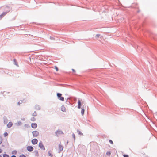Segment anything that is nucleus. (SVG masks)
<instances>
[{"label":"nucleus","mask_w":157,"mask_h":157,"mask_svg":"<svg viewBox=\"0 0 157 157\" xmlns=\"http://www.w3.org/2000/svg\"><path fill=\"white\" fill-rule=\"evenodd\" d=\"M33 135L34 137H37L39 135V133L37 131H35L32 132Z\"/></svg>","instance_id":"nucleus-1"},{"label":"nucleus","mask_w":157,"mask_h":157,"mask_svg":"<svg viewBox=\"0 0 157 157\" xmlns=\"http://www.w3.org/2000/svg\"><path fill=\"white\" fill-rule=\"evenodd\" d=\"M27 150L29 151H31L33 150V148L31 146H28L27 147Z\"/></svg>","instance_id":"nucleus-2"},{"label":"nucleus","mask_w":157,"mask_h":157,"mask_svg":"<svg viewBox=\"0 0 157 157\" xmlns=\"http://www.w3.org/2000/svg\"><path fill=\"white\" fill-rule=\"evenodd\" d=\"M63 146L61 145V144H59V152L62 151L63 149Z\"/></svg>","instance_id":"nucleus-3"},{"label":"nucleus","mask_w":157,"mask_h":157,"mask_svg":"<svg viewBox=\"0 0 157 157\" xmlns=\"http://www.w3.org/2000/svg\"><path fill=\"white\" fill-rule=\"evenodd\" d=\"M38 140L36 139H34L32 140V142L33 144H35L37 143Z\"/></svg>","instance_id":"nucleus-4"},{"label":"nucleus","mask_w":157,"mask_h":157,"mask_svg":"<svg viewBox=\"0 0 157 157\" xmlns=\"http://www.w3.org/2000/svg\"><path fill=\"white\" fill-rule=\"evenodd\" d=\"M56 133L57 136L59 135L60 134H63V132L60 130H58L56 132Z\"/></svg>","instance_id":"nucleus-5"},{"label":"nucleus","mask_w":157,"mask_h":157,"mask_svg":"<svg viewBox=\"0 0 157 157\" xmlns=\"http://www.w3.org/2000/svg\"><path fill=\"white\" fill-rule=\"evenodd\" d=\"M39 147L42 149H45V148L43 144L41 142H40L39 144Z\"/></svg>","instance_id":"nucleus-6"},{"label":"nucleus","mask_w":157,"mask_h":157,"mask_svg":"<svg viewBox=\"0 0 157 157\" xmlns=\"http://www.w3.org/2000/svg\"><path fill=\"white\" fill-rule=\"evenodd\" d=\"M61 110L63 112H66V109L65 106L63 105L61 107Z\"/></svg>","instance_id":"nucleus-7"},{"label":"nucleus","mask_w":157,"mask_h":157,"mask_svg":"<svg viewBox=\"0 0 157 157\" xmlns=\"http://www.w3.org/2000/svg\"><path fill=\"white\" fill-rule=\"evenodd\" d=\"M32 128H36L37 127V124L36 123H32L31 124Z\"/></svg>","instance_id":"nucleus-8"},{"label":"nucleus","mask_w":157,"mask_h":157,"mask_svg":"<svg viewBox=\"0 0 157 157\" xmlns=\"http://www.w3.org/2000/svg\"><path fill=\"white\" fill-rule=\"evenodd\" d=\"M13 125V123L11 122H9L8 124L7 125V127L8 128H10Z\"/></svg>","instance_id":"nucleus-9"},{"label":"nucleus","mask_w":157,"mask_h":157,"mask_svg":"<svg viewBox=\"0 0 157 157\" xmlns=\"http://www.w3.org/2000/svg\"><path fill=\"white\" fill-rule=\"evenodd\" d=\"M7 13L6 12H3L0 15V18H2L4 16H5Z\"/></svg>","instance_id":"nucleus-10"},{"label":"nucleus","mask_w":157,"mask_h":157,"mask_svg":"<svg viewBox=\"0 0 157 157\" xmlns=\"http://www.w3.org/2000/svg\"><path fill=\"white\" fill-rule=\"evenodd\" d=\"M78 109H80L81 108V102L79 100H78Z\"/></svg>","instance_id":"nucleus-11"},{"label":"nucleus","mask_w":157,"mask_h":157,"mask_svg":"<svg viewBox=\"0 0 157 157\" xmlns=\"http://www.w3.org/2000/svg\"><path fill=\"white\" fill-rule=\"evenodd\" d=\"M84 109L83 108H82L81 110V113L82 115H83V114H84Z\"/></svg>","instance_id":"nucleus-12"},{"label":"nucleus","mask_w":157,"mask_h":157,"mask_svg":"<svg viewBox=\"0 0 157 157\" xmlns=\"http://www.w3.org/2000/svg\"><path fill=\"white\" fill-rule=\"evenodd\" d=\"M57 95L58 98H59L62 96V94L59 93H58L57 94Z\"/></svg>","instance_id":"nucleus-13"},{"label":"nucleus","mask_w":157,"mask_h":157,"mask_svg":"<svg viewBox=\"0 0 157 157\" xmlns=\"http://www.w3.org/2000/svg\"><path fill=\"white\" fill-rule=\"evenodd\" d=\"M59 99L61 101H64V98L63 97H60L59 98Z\"/></svg>","instance_id":"nucleus-14"},{"label":"nucleus","mask_w":157,"mask_h":157,"mask_svg":"<svg viewBox=\"0 0 157 157\" xmlns=\"http://www.w3.org/2000/svg\"><path fill=\"white\" fill-rule=\"evenodd\" d=\"M8 120L7 119H4V123L5 124H6L8 122Z\"/></svg>","instance_id":"nucleus-15"},{"label":"nucleus","mask_w":157,"mask_h":157,"mask_svg":"<svg viewBox=\"0 0 157 157\" xmlns=\"http://www.w3.org/2000/svg\"><path fill=\"white\" fill-rule=\"evenodd\" d=\"M31 120L32 121H34L36 120V119L34 117H32L31 118Z\"/></svg>","instance_id":"nucleus-16"},{"label":"nucleus","mask_w":157,"mask_h":157,"mask_svg":"<svg viewBox=\"0 0 157 157\" xmlns=\"http://www.w3.org/2000/svg\"><path fill=\"white\" fill-rule=\"evenodd\" d=\"M22 102H23L22 101H20L18 102V105H20V104H21L22 103Z\"/></svg>","instance_id":"nucleus-17"},{"label":"nucleus","mask_w":157,"mask_h":157,"mask_svg":"<svg viewBox=\"0 0 157 157\" xmlns=\"http://www.w3.org/2000/svg\"><path fill=\"white\" fill-rule=\"evenodd\" d=\"M3 157H9V155L7 154H3Z\"/></svg>","instance_id":"nucleus-18"},{"label":"nucleus","mask_w":157,"mask_h":157,"mask_svg":"<svg viewBox=\"0 0 157 157\" xmlns=\"http://www.w3.org/2000/svg\"><path fill=\"white\" fill-rule=\"evenodd\" d=\"M106 154L108 155H110L111 154V152L110 151H108L106 153Z\"/></svg>","instance_id":"nucleus-19"},{"label":"nucleus","mask_w":157,"mask_h":157,"mask_svg":"<svg viewBox=\"0 0 157 157\" xmlns=\"http://www.w3.org/2000/svg\"><path fill=\"white\" fill-rule=\"evenodd\" d=\"M4 135L5 137H6L8 136V134L7 132H6L4 133Z\"/></svg>","instance_id":"nucleus-20"},{"label":"nucleus","mask_w":157,"mask_h":157,"mask_svg":"<svg viewBox=\"0 0 157 157\" xmlns=\"http://www.w3.org/2000/svg\"><path fill=\"white\" fill-rule=\"evenodd\" d=\"M37 115V113L36 112H34L33 114V116H36Z\"/></svg>","instance_id":"nucleus-21"},{"label":"nucleus","mask_w":157,"mask_h":157,"mask_svg":"<svg viewBox=\"0 0 157 157\" xmlns=\"http://www.w3.org/2000/svg\"><path fill=\"white\" fill-rule=\"evenodd\" d=\"M48 154L49 156H50L51 157H52V154L50 153V151H49L48 152Z\"/></svg>","instance_id":"nucleus-22"},{"label":"nucleus","mask_w":157,"mask_h":157,"mask_svg":"<svg viewBox=\"0 0 157 157\" xmlns=\"http://www.w3.org/2000/svg\"><path fill=\"white\" fill-rule=\"evenodd\" d=\"M55 68L56 70V71H58V70H58V67L57 66H55Z\"/></svg>","instance_id":"nucleus-23"},{"label":"nucleus","mask_w":157,"mask_h":157,"mask_svg":"<svg viewBox=\"0 0 157 157\" xmlns=\"http://www.w3.org/2000/svg\"><path fill=\"white\" fill-rule=\"evenodd\" d=\"M17 153V151H12V154H15Z\"/></svg>","instance_id":"nucleus-24"},{"label":"nucleus","mask_w":157,"mask_h":157,"mask_svg":"<svg viewBox=\"0 0 157 157\" xmlns=\"http://www.w3.org/2000/svg\"><path fill=\"white\" fill-rule=\"evenodd\" d=\"M2 138L1 137H0V144H1L2 143Z\"/></svg>","instance_id":"nucleus-25"},{"label":"nucleus","mask_w":157,"mask_h":157,"mask_svg":"<svg viewBox=\"0 0 157 157\" xmlns=\"http://www.w3.org/2000/svg\"><path fill=\"white\" fill-rule=\"evenodd\" d=\"M78 133L79 134L81 135H82L83 134L82 133V132L80 131H78Z\"/></svg>","instance_id":"nucleus-26"},{"label":"nucleus","mask_w":157,"mask_h":157,"mask_svg":"<svg viewBox=\"0 0 157 157\" xmlns=\"http://www.w3.org/2000/svg\"><path fill=\"white\" fill-rule=\"evenodd\" d=\"M72 136L74 139V140H75V136L74 134H72Z\"/></svg>","instance_id":"nucleus-27"},{"label":"nucleus","mask_w":157,"mask_h":157,"mask_svg":"<svg viewBox=\"0 0 157 157\" xmlns=\"http://www.w3.org/2000/svg\"><path fill=\"white\" fill-rule=\"evenodd\" d=\"M19 157H26V156H25L24 155H20Z\"/></svg>","instance_id":"nucleus-28"},{"label":"nucleus","mask_w":157,"mask_h":157,"mask_svg":"<svg viewBox=\"0 0 157 157\" xmlns=\"http://www.w3.org/2000/svg\"><path fill=\"white\" fill-rule=\"evenodd\" d=\"M109 142L111 144H113V141L111 140H109Z\"/></svg>","instance_id":"nucleus-29"},{"label":"nucleus","mask_w":157,"mask_h":157,"mask_svg":"<svg viewBox=\"0 0 157 157\" xmlns=\"http://www.w3.org/2000/svg\"><path fill=\"white\" fill-rule=\"evenodd\" d=\"M123 156L124 157H129L127 155H124Z\"/></svg>","instance_id":"nucleus-30"},{"label":"nucleus","mask_w":157,"mask_h":157,"mask_svg":"<svg viewBox=\"0 0 157 157\" xmlns=\"http://www.w3.org/2000/svg\"><path fill=\"white\" fill-rule=\"evenodd\" d=\"M100 36V35L99 34H97L96 35V36L98 37Z\"/></svg>","instance_id":"nucleus-31"},{"label":"nucleus","mask_w":157,"mask_h":157,"mask_svg":"<svg viewBox=\"0 0 157 157\" xmlns=\"http://www.w3.org/2000/svg\"><path fill=\"white\" fill-rule=\"evenodd\" d=\"M72 71H73V72H75V70L74 69H72Z\"/></svg>","instance_id":"nucleus-32"},{"label":"nucleus","mask_w":157,"mask_h":157,"mask_svg":"<svg viewBox=\"0 0 157 157\" xmlns=\"http://www.w3.org/2000/svg\"><path fill=\"white\" fill-rule=\"evenodd\" d=\"M2 151V150L1 149H0V153H1Z\"/></svg>","instance_id":"nucleus-33"},{"label":"nucleus","mask_w":157,"mask_h":157,"mask_svg":"<svg viewBox=\"0 0 157 157\" xmlns=\"http://www.w3.org/2000/svg\"><path fill=\"white\" fill-rule=\"evenodd\" d=\"M11 157H16L15 155H12L11 156Z\"/></svg>","instance_id":"nucleus-34"},{"label":"nucleus","mask_w":157,"mask_h":157,"mask_svg":"<svg viewBox=\"0 0 157 157\" xmlns=\"http://www.w3.org/2000/svg\"><path fill=\"white\" fill-rule=\"evenodd\" d=\"M15 65H17V66H18V64H17V63H15Z\"/></svg>","instance_id":"nucleus-35"},{"label":"nucleus","mask_w":157,"mask_h":157,"mask_svg":"<svg viewBox=\"0 0 157 157\" xmlns=\"http://www.w3.org/2000/svg\"><path fill=\"white\" fill-rule=\"evenodd\" d=\"M0 157H2V156L0 155Z\"/></svg>","instance_id":"nucleus-36"}]
</instances>
